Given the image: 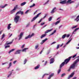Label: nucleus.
Here are the masks:
<instances>
[{"mask_svg": "<svg viewBox=\"0 0 79 79\" xmlns=\"http://www.w3.org/2000/svg\"><path fill=\"white\" fill-rule=\"evenodd\" d=\"M72 58V56H70L69 57V58L66 59L64 61V62L62 63L60 65V69L58 70V74H60V72H61V69L64 66L65 64H67L68 63V62H69V61H70V60H71V58Z\"/></svg>", "mask_w": 79, "mask_h": 79, "instance_id": "1", "label": "nucleus"}, {"mask_svg": "<svg viewBox=\"0 0 79 79\" xmlns=\"http://www.w3.org/2000/svg\"><path fill=\"white\" fill-rule=\"evenodd\" d=\"M79 61V58L77 59L74 62V63L72 64V65L70 67V69L68 70L69 71L71 70V69H75V67L77 66V63H78Z\"/></svg>", "mask_w": 79, "mask_h": 79, "instance_id": "2", "label": "nucleus"}, {"mask_svg": "<svg viewBox=\"0 0 79 79\" xmlns=\"http://www.w3.org/2000/svg\"><path fill=\"white\" fill-rule=\"evenodd\" d=\"M15 16L14 18V21L15 23H18V22L19 21L20 17L19 15H15Z\"/></svg>", "mask_w": 79, "mask_h": 79, "instance_id": "3", "label": "nucleus"}, {"mask_svg": "<svg viewBox=\"0 0 79 79\" xmlns=\"http://www.w3.org/2000/svg\"><path fill=\"white\" fill-rule=\"evenodd\" d=\"M18 5H16L14 7V8L12 10H11L10 11L11 14H13V13H14L15 12V11L16 10V8H18Z\"/></svg>", "mask_w": 79, "mask_h": 79, "instance_id": "4", "label": "nucleus"}, {"mask_svg": "<svg viewBox=\"0 0 79 79\" xmlns=\"http://www.w3.org/2000/svg\"><path fill=\"white\" fill-rule=\"evenodd\" d=\"M41 13H39L35 17H34L33 19L31 20V22H33L34 21H35V19H36L37 18L39 17V15H41Z\"/></svg>", "mask_w": 79, "mask_h": 79, "instance_id": "5", "label": "nucleus"}, {"mask_svg": "<svg viewBox=\"0 0 79 79\" xmlns=\"http://www.w3.org/2000/svg\"><path fill=\"white\" fill-rule=\"evenodd\" d=\"M34 33H32L31 35H29L25 37V39H29V38H31V37L34 36Z\"/></svg>", "mask_w": 79, "mask_h": 79, "instance_id": "6", "label": "nucleus"}, {"mask_svg": "<svg viewBox=\"0 0 79 79\" xmlns=\"http://www.w3.org/2000/svg\"><path fill=\"white\" fill-rule=\"evenodd\" d=\"M23 32H21L20 35L18 36V37H19V40H21V38H22L23 37Z\"/></svg>", "mask_w": 79, "mask_h": 79, "instance_id": "7", "label": "nucleus"}, {"mask_svg": "<svg viewBox=\"0 0 79 79\" xmlns=\"http://www.w3.org/2000/svg\"><path fill=\"white\" fill-rule=\"evenodd\" d=\"M21 50H18L15 52V55H16L17 54H20V53H21Z\"/></svg>", "mask_w": 79, "mask_h": 79, "instance_id": "8", "label": "nucleus"}, {"mask_svg": "<svg viewBox=\"0 0 79 79\" xmlns=\"http://www.w3.org/2000/svg\"><path fill=\"white\" fill-rule=\"evenodd\" d=\"M47 40H48V39L47 38H46L45 39L43 40L41 42L40 44H41V45H42V44H43V43H44V42H46V41H47Z\"/></svg>", "mask_w": 79, "mask_h": 79, "instance_id": "9", "label": "nucleus"}, {"mask_svg": "<svg viewBox=\"0 0 79 79\" xmlns=\"http://www.w3.org/2000/svg\"><path fill=\"white\" fill-rule=\"evenodd\" d=\"M13 41H14V39L12 40L10 42L8 43H7V42L5 44V45H4V46H5V45H10V44H11L13 43Z\"/></svg>", "mask_w": 79, "mask_h": 79, "instance_id": "10", "label": "nucleus"}, {"mask_svg": "<svg viewBox=\"0 0 79 79\" xmlns=\"http://www.w3.org/2000/svg\"><path fill=\"white\" fill-rule=\"evenodd\" d=\"M60 4H62V5L66 4V0H64L63 1L60 2Z\"/></svg>", "mask_w": 79, "mask_h": 79, "instance_id": "11", "label": "nucleus"}, {"mask_svg": "<svg viewBox=\"0 0 79 79\" xmlns=\"http://www.w3.org/2000/svg\"><path fill=\"white\" fill-rule=\"evenodd\" d=\"M55 61V59L54 58H51L50 60V64H52V63H53Z\"/></svg>", "mask_w": 79, "mask_h": 79, "instance_id": "12", "label": "nucleus"}, {"mask_svg": "<svg viewBox=\"0 0 79 79\" xmlns=\"http://www.w3.org/2000/svg\"><path fill=\"white\" fill-rule=\"evenodd\" d=\"M74 74V73H72L70 76L68 77V79H69L70 78H71V77H73Z\"/></svg>", "mask_w": 79, "mask_h": 79, "instance_id": "13", "label": "nucleus"}, {"mask_svg": "<svg viewBox=\"0 0 79 79\" xmlns=\"http://www.w3.org/2000/svg\"><path fill=\"white\" fill-rule=\"evenodd\" d=\"M60 21H61V20L60 19L56 21L55 23H54L55 25L56 26V25H57V24H59V23H60Z\"/></svg>", "mask_w": 79, "mask_h": 79, "instance_id": "14", "label": "nucleus"}, {"mask_svg": "<svg viewBox=\"0 0 79 79\" xmlns=\"http://www.w3.org/2000/svg\"><path fill=\"white\" fill-rule=\"evenodd\" d=\"M8 6V4H6L4 6H0V8H5L6 6Z\"/></svg>", "mask_w": 79, "mask_h": 79, "instance_id": "15", "label": "nucleus"}, {"mask_svg": "<svg viewBox=\"0 0 79 79\" xmlns=\"http://www.w3.org/2000/svg\"><path fill=\"white\" fill-rule=\"evenodd\" d=\"M11 25V24L10 23L9 24H8V26H7V29L8 30H10V28L11 27H10V26Z\"/></svg>", "mask_w": 79, "mask_h": 79, "instance_id": "16", "label": "nucleus"}, {"mask_svg": "<svg viewBox=\"0 0 79 79\" xmlns=\"http://www.w3.org/2000/svg\"><path fill=\"white\" fill-rule=\"evenodd\" d=\"M73 1L71 2V0H68L67 2H66V4H68L69 3V4H71V3H72Z\"/></svg>", "mask_w": 79, "mask_h": 79, "instance_id": "17", "label": "nucleus"}, {"mask_svg": "<svg viewBox=\"0 0 79 79\" xmlns=\"http://www.w3.org/2000/svg\"><path fill=\"white\" fill-rule=\"evenodd\" d=\"M54 76V73H52L50 75H49V77H48V79H50V78L52 77H53Z\"/></svg>", "mask_w": 79, "mask_h": 79, "instance_id": "18", "label": "nucleus"}, {"mask_svg": "<svg viewBox=\"0 0 79 79\" xmlns=\"http://www.w3.org/2000/svg\"><path fill=\"white\" fill-rule=\"evenodd\" d=\"M53 30V29L52 28L50 30H47L45 32V34H47V33H48V32H51V31H52Z\"/></svg>", "mask_w": 79, "mask_h": 79, "instance_id": "19", "label": "nucleus"}, {"mask_svg": "<svg viewBox=\"0 0 79 79\" xmlns=\"http://www.w3.org/2000/svg\"><path fill=\"white\" fill-rule=\"evenodd\" d=\"M26 4V2H23L21 3L20 4V6H24V5H25Z\"/></svg>", "mask_w": 79, "mask_h": 79, "instance_id": "20", "label": "nucleus"}, {"mask_svg": "<svg viewBox=\"0 0 79 79\" xmlns=\"http://www.w3.org/2000/svg\"><path fill=\"white\" fill-rule=\"evenodd\" d=\"M46 35L47 34H46L42 35L40 37L41 39H43L44 37H45V36H46Z\"/></svg>", "mask_w": 79, "mask_h": 79, "instance_id": "21", "label": "nucleus"}, {"mask_svg": "<svg viewBox=\"0 0 79 79\" xmlns=\"http://www.w3.org/2000/svg\"><path fill=\"white\" fill-rule=\"evenodd\" d=\"M56 30H55L52 33H51V34H50V35H49V36H51V35H53L54 34L56 33Z\"/></svg>", "mask_w": 79, "mask_h": 79, "instance_id": "22", "label": "nucleus"}, {"mask_svg": "<svg viewBox=\"0 0 79 79\" xmlns=\"http://www.w3.org/2000/svg\"><path fill=\"white\" fill-rule=\"evenodd\" d=\"M79 29V28H76L75 30H74L73 31V32L72 33V34H75V33H74V32H76V31H77V30H78V29Z\"/></svg>", "mask_w": 79, "mask_h": 79, "instance_id": "23", "label": "nucleus"}, {"mask_svg": "<svg viewBox=\"0 0 79 79\" xmlns=\"http://www.w3.org/2000/svg\"><path fill=\"white\" fill-rule=\"evenodd\" d=\"M26 50H28V48H24L22 50V52H26Z\"/></svg>", "mask_w": 79, "mask_h": 79, "instance_id": "24", "label": "nucleus"}, {"mask_svg": "<svg viewBox=\"0 0 79 79\" xmlns=\"http://www.w3.org/2000/svg\"><path fill=\"white\" fill-rule=\"evenodd\" d=\"M66 34H65L64 35H63L62 38L63 39H64L66 37Z\"/></svg>", "mask_w": 79, "mask_h": 79, "instance_id": "25", "label": "nucleus"}, {"mask_svg": "<svg viewBox=\"0 0 79 79\" xmlns=\"http://www.w3.org/2000/svg\"><path fill=\"white\" fill-rule=\"evenodd\" d=\"M39 67H40V65H38V66H36L35 68V69H38V68H39Z\"/></svg>", "mask_w": 79, "mask_h": 79, "instance_id": "26", "label": "nucleus"}, {"mask_svg": "<svg viewBox=\"0 0 79 79\" xmlns=\"http://www.w3.org/2000/svg\"><path fill=\"white\" fill-rule=\"evenodd\" d=\"M5 34H3L2 35V37L1 39V40H2L3 39V38H4V37H5Z\"/></svg>", "mask_w": 79, "mask_h": 79, "instance_id": "27", "label": "nucleus"}, {"mask_svg": "<svg viewBox=\"0 0 79 79\" xmlns=\"http://www.w3.org/2000/svg\"><path fill=\"white\" fill-rule=\"evenodd\" d=\"M15 49H13L11 50H10V51L9 52V53H11V52H13V51H14V50H15Z\"/></svg>", "mask_w": 79, "mask_h": 79, "instance_id": "28", "label": "nucleus"}, {"mask_svg": "<svg viewBox=\"0 0 79 79\" xmlns=\"http://www.w3.org/2000/svg\"><path fill=\"white\" fill-rule=\"evenodd\" d=\"M66 76V73H62L61 74V77H63V76Z\"/></svg>", "mask_w": 79, "mask_h": 79, "instance_id": "29", "label": "nucleus"}, {"mask_svg": "<svg viewBox=\"0 0 79 79\" xmlns=\"http://www.w3.org/2000/svg\"><path fill=\"white\" fill-rule=\"evenodd\" d=\"M35 6V4H34V3H33V5H31V6H30V8H32V7H33L34 6Z\"/></svg>", "mask_w": 79, "mask_h": 79, "instance_id": "30", "label": "nucleus"}, {"mask_svg": "<svg viewBox=\"0 0 79 79\" xmlns=\"http://www.w3.org/2000/svg\"><path fill=\"white\" fill-rule=\"evenodd\" d=\"M52 17H50L48 19V21H52Z\"/></svg>", "mask_w": 79, "mask_h": 79, "instance_id": "31", "label": "nucleus"}, {"mask_svg": "<svg viewBox=\"0 0 79 79\" xmlns=\"http://www.w3.org/2000/svg\"><path fill=\"white\" fill-rule=\"evenodd\" d=\"M10 47L9 45H7V46H5V48H9Z\"/></svg>", "mask_w": 79, "mask_h": 79, "instance_id": "32", "label": "nucleus"}, {"mask_svg": "<svg viewBox=\"0 0 79 79\" xmlns=\"http://www.w3.org/2000/svg\"><path fill=\"white\" fill-rule=\"evenodd\" d=\"M29 11H31V10H27L25 12V14H27V13H29Z\"/></svg>", "mask_w": 79, "mask_h": 79, "instance_id": "33", "label": "nucleus"}, {"mask_svg": "<svg viewBox=\"0 0 79 79\" xmlns=\"http://www.w3.org/2000/svg\"><path fill=\"white\" fill-rule=\"evenodd\" d=\"M72 40V39H71L70 40H69L66 44V45H67V44H68L69 43V42H71V40Z\"/></svg>", "mask_w": 79, "mask_h": 79, "instance_id": "34", "label": "nucleus"}, {"mask_svg": "<svg viewBox=\"0 0 79 79\" xmlns=\"http://www.w3.org/2000/svg\"><path fill=\"white\" fill-rule=\"evenodd\" d=\"M11 65H12V64H11V62H10L9 63V67L8 68H10V66H11Z\"/></svg>", "mask_w": 79, "mask_h": 79, "instance_id": "35", "label": "nucleus"}, {"mask_svg": "<svg viewBox=\"0 0 79 79\" xmlns=\"http://www.w3.org/2000/svg\"><path fill=\"white\" fill-rule=\"evenodd\" d=\"M77 27V25H76L75 26L72 27V29H74V28H76Z\"/></svg>", "mask_w": 79, "mask_h": 79, "instance_id": "36", "label": "nucleus"}, {"mask_svg": "<svg viewBox=\"0 0 79 79\" xmlns=\"http://www.w3.org/2000/svg\"><path fill=\"white\" fill-rule=\"evenodd\" d=\"M20 14H21V15H23V11H19Z\"/></svg>", "mask_w": 79, "mask_h": 79, "instance_id": "37", "label": "nucleus"}, {"mask_svg": "<svg viewBox=\"0 0 79 79\" xmlns=\"http://www.w3.org/2000/svg\"><path fill=\"white\" fill-rule=\"evenodd\" d=\"M47 15H48L47 14H45V16L43 18V19H45V18H46V16H47Z\"/></svg>", "mask_w": 79, "mask_h": 79, "instance_id": "38", "label": "nucleus"}, {"mask_svg": "<svg viewBox=\"0 0 79 79\" xmlns=\"http://www.w3.org/2000/svg\"><path fill=\"white\" fill-rule=\"evenodd\" d=\"M49 2V0H48L45 3L43 4L44 5H45L46 4H47Z\"/></svg>", "mask_w": 79, "mask_h": 79, "instance_id": "39", "label": "nucleus"}, {"mask_svg": "<svg viewBox=\"0 0 79 79\" xmlns=\"http://www.w3.org/2000/svg\"><path fill=\"white\" fill-rule=\"evenodd\" d=\"M19 14H20V13H19V11L18 12L16 13L15 16H17V15H19Z\"/></svg>", "mask_w": 79, "mask_h": 79, "instance_id": "40", "label": "nucleus"}, {"mask_svg": "<svg viewBox=\"0 0 79 79\" xmlns=\"http://www.w3.org/2000/svg\"><path fill=\"white\" fill-rule=\"evenodd\" d=\"M26 62H27V60L26 59H25L24 62V64H25L26 63Z\"/></svg>", "mask_w": 79, "mask_h": 79, "instance_id": "41", "label": "nucleus"}, {"mask_svg": "<svg viewBox=\"0 0 79 79\" xmlns=\"http://www.w3.org/2000/svg\"><path fill=\"white\" fill-rule=\"evenodd\" d=\"M45 75H48V74H47V73H45L44 74V75H43L42 76V78H44V77L45 76Z\"/></svg>", "mask_w": 79, "mask_h": 79, "instance_id": "42", "label": "nucleus"}, {"mask_svg": "<svg viewBox=\"0 0 79 79\" xmlns=\"http://www.w3.org/2000/svg\"><path fill=\"white\" fill-rule=\"evenodd\" d=\"M50 49H49L48 51V52L47 53V55H48V54H49V53H50Z\"/></svg>", "mask_w": 79, "mask_h": 79, "instance_id": "43", "label": "nucleus"}, {"mask_svg": "<svg viewBox=\"0 0 79 79\" xmlns=\"http://www.w3.org/2000/svg\"><path fill=\"white\" fill-rule=\"evenodd\" d=\"M39 48V45H36L35 46V49H37Z\"/></svg>", "mask_w": 79, "mask_h": 79, "instance_id": "44", "label": "nucleus"}, {"mask_svg": "<svg viewBox=\"0 0 79 79\" xmlns=\"http://www.w3.org/2000/svg\"><path fill=\"white\" fill-rule=\"evenodd\" d=\"M60 48V44H58L56 47V49H58Z\"/></svg>", "mask_w": 79, "mask_h": 79, "instance_id": "45", "label": "nucleus"}, {"mask_svg": "<svg viewBox=\"0 0 79 79\" xmlns=\"http://www.w3.org/2000/svg\"><path fill=\"white\" fill-rule=\"evenodd\" d=\"M6 63H8V62H5V63H2V65H4L5 64H6Z\"/></svg>", "mask_w": 79, "mask_h": 79, "instance_id": "46", "label": "nucleus"}, {"mask_svg": "<svg viewBox=\"0 0 79 79\" xmlns=\"http://www.w3.org/2000/svg\"><path fill=\"white\" fill-rule=\"evenodd\" d=\"M24 46H25V44H23V45L21 46V48H24Z\"/></svg>", "mask_w": 79, "mask_h": 79, "instance_id": "47", "label": "nucleus"}, {"mask_svg": "<svg viewBox=\"0 0 79 79\" xmlns=\"http://www.w3.org/2000/svg\"><path fill=\"white\" fill-rule=\"evenodd\" d=\"M76 56H77V54H76L75 55H74V56L72 57L73 58H74L75 57H76Z\"/></svg>", "mask_w": 79, "mask_h": 79, "instance_id": "48", "label": "nucleus"}, {"mask_svg": "<svg viewBox=\"0 0 79 79\" xmlns=\"http://www.w3.org/2000/svg\"><path fill=\"white\" fill-rule=\"evenodd\" d=\"M11 74H12V73H10V74H9L8 76H7L8 77H9L11 75Z\"/></svg>", "mask_w": 79, "mask_h": 79, "instance_id": "49", "label": "nucleus"}, {"mask_svg": "<svg viewBox=\"0 0 79 79\" xmlns=\"http://www.w3.org/2000/svg\"><path fill=\"white\" fill-rule=\"evenodd\" d=\"M54 10H52L51 11V13H54Z\"/></svg>", "mask_w": 79, "mask_h": 79, "instance_id": "50", "label": "nucleus"}, {"mask_svg": "<svg viewBox=\"0 0 79 79\" xmlns=\"http://www.w3.org/2000/svg\"><path fill=\"white\" fill-rule=\"evenodd\" d=\"M69 35L68 34V35H66V37H69Z\"/></svg>", "mask_w": 79, "mask_h": 79, "instance_id": "51", "label": "nucleus"}, {"mask_svg": "<svg viewBox=\"0 0 79 79\" xmlns=\"http://www.w3.org/2000/svg\"><path fill=\"white\" fill-rule=\"evenodd\" d=\"M56 42H53L51 44V45H53V44H56Z\"/></svg>", "mask_w": 79, "mask_h": 79, "instance_id": "52", "label": "nucleus"}, {"mask_svg": "<svg viewBox=\"0 0 79 79\" xmlns=\"http://www.w3.org/2000/svg\"><path fill=\"white\" fill-rule=\"evenodd\" d=\"M47 61H46L44 64V66H45V65L47 64Z\"/></svg>", "mask_w": 79, "mask_h": 79, "instance_id": "53", "label": "nucleus"}, {"mask_svg": "<svg viewBox=\"0 0 79 79\" xmlns=\"http://www.w3.org/2000/svg\"><path fill=\"white\" fill-rule=\"evenodd\" d=\"M42 19H40V20L39 21L38 23H40L42 21Z\"/></svg>", "mask_w": 79, "mask_h": 79, "instance_id": "54", "label": "nucleus"}, {"mask_svg": "<svg viewBox=\"0 0 79 79\" xmlns=\"http://www.w3.org/2000/svg\"><path fill=\"white\" fill-rule=\"evenodd\" d=\"M44 48H43V49L40 52V54H42V52H43V50H44Z\"/></svg>", "mask_w": 79, "mask_h": 79, "instance_id": "55", "label": "nucleus"}, {"mask_svg": "<svg viewBox=\"0 0 79 79\" xmlns=\"http://www.w3.org/2000/svg\"><path fill=\"white\" fill-rule=\"evenodd\" d=\"M44 24H45V23H41V26H42Z\"/></svg>", "mask_w": 79, "mask_h": 79, "instance_id": "56", "label": "nucleus"}, {"mask_svg": "<svg viewBox=\"0 0 79 79\" xmlns=\"http://www.w3.org/2000/svg\"><path fill=\"white\" fill-rule=\"evenodd\" d=\"M16 61H17L16 60H15L13 62V64H15V63H16Z\"/></svg>", "mask_w": 79, "mask_h": 79, "instance_id": "57", "label": "nucleus"}, {"mask_svg": "<svg viewBox=\"0 0 79 79\" xmlns=\"http://www.w3.org/2000/svg\"><path fill=\"white\" fill-rule=\"evenodd\" d=\"M77 79V77H75L72 79Z\"/></svg>", "mask_w": 79, "mask_h": 79, "instance_id": "58", "label": "nucleus"}, {"mask_svg": "<svg viewBox=\"0 0 79 79\" xmlns=\"http://www.w3.org/2000/svg\"><path fill=\"white\" fill-rule=\"evenodd\" d=\"M56 7H54L53 9L52 10H54V11L55 10H56Z\"/></svg>", "mask_w": 79, "mask_h": 79, "instance_id": "59", "label": "nucleus"}, {"mask_svg": "<svg viewBox=\"0 0 79 79\" xmlns=\"http://www.w3.org/2000/svg\"><path fill=\"white\" fill-rule=\"evenodd\" d=\"M60 18H61V17H59L57 19H56V20L57 21H58V20H59V19H60Z\"/></svg>", "mask_w": 79, "mask_h": 79, "instance_id": "60", "label": "nucleus"}, {"mask_svg": "<svg viewBox=\"0 0 79 79\" xmlns=\"http://www.w3.org/2000/svg\"><path fill=\"white\" fill-rule=\"evenodd\" d=\"M28 26H29V24H27L26 26V27H28Z\"/></svg>", "mask_w": 79, "mask_h": 79, "instance_id": "61", "label": "nucleus"}, {"mask_svg": "<svg viewBox=\"0 0 79 79\" xmlns=\"http://www.w3.org/2000/svg\"><path fill=\"white\" fill-rule=\"evenodd\" d=\"M62 26H63V25H60L59 27V29H60V28H61V27H62Z\"/></svg>", "mask_w": 79, "mask_h": 79, "instance_id": "62", "label": "nucleus"}, {"mask_svg": "<svg viewBox=\"0 0 79 79\" xmlns=\"http://www.w3.org/2000/svg\"><path fill=\"white\" fill-rule=\"evenodd\" d=\"M12 35H13V34H11V35H10L9 36V37H11Z\"/></svg>", "mask_w": 79, "mask_h": 79, "instance_id": "63", "label": "nucleus"}, {"mask_svg": "<svg viewBox=\"0 0 79 79\" xmlns=\"http://www.w3.org/2000/svg\"><path fill=\"white\" fill-rule=\"evenodd\" d=\"M37 10H36V11L35 12H34V15H35V13H36L37 12Z\"/></svg>", "mask_w": 79, "mask_h": 79, "instance_id": "64", "label": "nucleus"}]
</instances>
